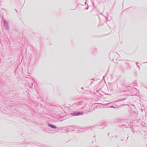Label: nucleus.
Instances as JSON below:
<instances>
[{
    "label": "nucleus",
    "mask_w": 147,
    "mask_h": 147,
    "mask_svg": "<svg viewBox=\"0 0 147 147\" xmlns=\"http://www.w3.org/2000/svg\"><path fill=\"white\" fill-rule=\"evenodd\" d=\"M49 126L50 127H51L53 128H56V127L55 126H53L52 125H50V124H49Z\"/></svg>",
    "instance_id": "obj_1"
}]
</instances>
